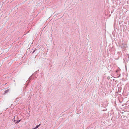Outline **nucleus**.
I'll list each match as a JSON object with an SVG mask.
<instances>
[{
    "label": "nucleus",
    "mask_w": 129,
    "mask_h": 129,
    "mask_svg": "<svg viewBox=\"0 0 129 129\" xmlns=\"http://www.w3.org/2000/svg\"><path fill=\"white\" fill-rule=\"evenodd\" d=\"M40 124H40L39 125H37V126L35 128V129H36L37 128H38V127H39V126H40Z\"/></svg>",
    "instance_id": "nucleus-1"
},
{
    "label": "nucleus",
    "mask_w": 129,
    "mask_h": 129,
    "mask_svg": "<svg viewBox=\"0 0 129 129\" xmlns=\"http://www.w3.org/2000/svg\"><path fill=\"white\" fill-rule=\"evenodd\" d=\"M21 120H18V121H17L16 122L17 123H19V122Z\"/></svg>",
    "instance_id": "nucleus-2"
},
{
    "label": "nucleus",
    "mask_w": 129,
    "mask_h": 129,
    "mask_svg": "<svg viewBox=\"0 0 129 129\" xmlns=\"http://www.w3.org/2000/svg\"><path fill=\"white\" fill-rule=\"evenodd\" d=\"M9 91V90H7L5 91V93H7Z\"/></svg>",
    "instance_id": "nucleus-3"
},
{
    "label": "nucleus",
    "mask_w": 129,
    "mask_h": 129,
    "mask_svg": "<svg viewBox=\"0 0 129 129\" xmlns=\"http://www.w3.org/2000/svg\"><path fill=\"white\" fill-rule=\"evenodd\" d=\"M35 50H34L33 52L32 53H34L35 52Z\"/></svg>",
    "instance_id": "nucleus-4"
},
{
    "label": "nucleus",
    "mask_w": 129,
    "mask_h": 129,
    "mask_svg": "<svg viewBox=\"0 0 129 129\" xmlns=\"http://www.w3.org/2000/svg\"><path fill=\"white\" fill-rule=\"evenodd\" d=\"M117 72V70L116 71V72Z\"/></svg>",
    "instance_id": "nucleus-5"
},
{
    "label": "nucleus",
    "mask_w": 129,
    "mask_h": 129,
    "mask_svg": "<svg viewBox=\"0 0 129 129\" xmlns=\"http://www.w3.org/2000/svg\"><path fill=\"white\" fill-rule=\"evenodd\" d=\"M35 129V128H33V129Z\"/></svg>",
    "instance_id": "nucleus-6"
}]
</instances>
